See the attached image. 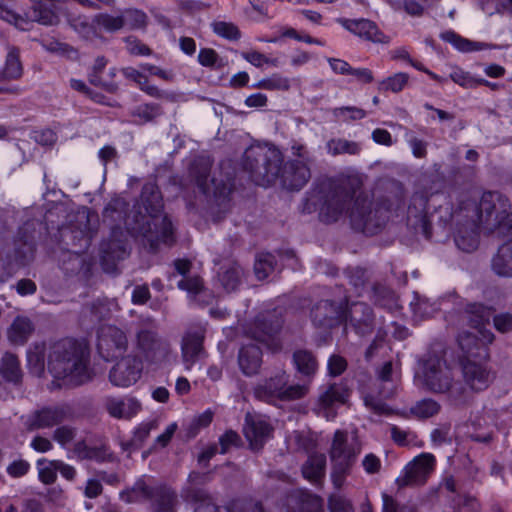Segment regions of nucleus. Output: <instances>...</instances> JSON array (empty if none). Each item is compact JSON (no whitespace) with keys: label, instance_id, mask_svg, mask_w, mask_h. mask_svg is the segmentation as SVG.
Wrapping results in <instances>:
<instances>
[{"label":"nucleus","instance_id":"nucleus-1","mask_svg":"<svg viewBox=\"0 0 512 512\" xmlns=\"http://www.w3.org/2000/svg\"><path fill=\"white\" fill-rule=\"evenodd\" d=\"M141 201L145 214L140 210L124 217L127 204L122 197H116L105 207L104 218L111 221L124 219L127 232L134 237H143L151 249L160 242L170 244L173 241L172 223L162 213V198L154 184L143 186Z\"/></svg>","mask_w":512,"mask_h":512},{"label":"nucleus","instance_id":"nucleus-2","mask_svg":"<svg viewBox=\"0 0 512 512\" xmlns=\"http://www.w3.org/2000/svg\"><path fill=\"white\" fill-rule=\"evenodd\" d=\"M281 151L272 144H256L244 153L243 168L258 185L266 186L280 179L289 190H300L311 178L310 164L299 159L288 160L283 167Z\"/></svg>","mask_w":512,"mask_h":512},{"label":"nucleus","instance_id":"nucleus-3","mask_svg":"<svg viewBox=\"0 0 512 512\" xmlns=\"http://www.w3.org/2000/svg\"><path fill=\"white\" fill-rule=\"evenodd\" d=\"M381 209L372 211L367 197L358 195L348 180L330 181L320 207V217L325 222H335L348 217L354 228L373 234L383 224L384 218H377Z\"/></svg>","mask_w":512,"mask_h":512},{"label":"nucleus","instance_id":"nucleus-4","mask_svg":"<svg viewBox=\"0 0 512 512\" xmlns=\"http://www.w3.org/2000/svg\"><path fill=\"white\" fill-rule=\"evenodd\" d=\"M89 353L76 341L65 339L50 346L48 369L66 385H81L91 379Z\"/></svg>","mask_w":512,"mask_h":512},{"label":"nucleus","instance_id":"nucleus-5","mask_svg":"<svg viewBox=\"0 0 512 512\" xmlns=\"http://www.w3.org/2000/svg\"><path fill=\"white\" fill-rule=\"evenodd\" d=\"M414 379L418 386L434 393H448L454 401L464 397V389L453 383L449 366L438 355H429L419 362Z\"/></svg>","mask_w":512,"mask_h":512},{"label":"nucleus","instance_id":"nucleus-6","mask_svg":"<svg viewBox=\"0 0 512 512\" xmlns=\"http://www.w3.org/2000/svg\"><path fill=\"white\" fill-rule=\"evenodd\" d=\"M509 209L507 198L498 192L484 193L478 205H473V212L483 230L495 231L502 236L512 235V212Z\"/></svg>","mask_w":512,"mask_h":512},{"label":"nucleus","instance_id":"nucleus-7","mask_svg":"<svg viewBox=\"0 0 512 512\" xmlns=\"http://www.w3.org/2000/svg\"><path fill=\"white\" fill-rule=\"evenodd\" d=\"M360 452L361 445L356 435L343 430L335 431L329 449L331 480L335 488L340 489L344 485Z\"/></svg>","mask_w":512,"mask_h":512},{"label":"nucleus","instance_id":"nucleus-8","mask_svg":"<svg viewBox=\"0 0 512 512\" xmlns=\"http://www.w3.org/2000/svg\"><path fill=\"white\" fill-rule=\"evenodd\" d=\"M156 323L152 317L143 318L141 327L135 336V358L142 364H162L170 362L174 354L170 343L156 332Z\"/></svg>","mask_w":512,"mask_h":512},{"label":"nucleus","instance_id":"nucleus-9","mask_svg":"<svg viewBox=\"0 0 512 512\" xmlns=\"http://www.w3.org/2000/svg\"><path fill=\"white\" fill-rule=\"evenodd\" d=\"M466 318L470 321L477 334L463 333L458 337L460 348L470 357L476 355L474 349L484 350V345L491 343L493 334L484 329V324L488 323L492 316V309L484 307L482 304H469L465 310ZM481 353L478 352L477 355Z\"/></svg>","mask_w":512,"mask_h":512},{"label":"nucleus","instance_id":"nucleus-10","mask_svg":"<svg viewBox=\"0 0 512 512\" xmlns=\"http://www.w3.org/2000/svg\"><path fill=\"white\" fill-rule=\"evenodd\" d=\"M127 502L151 499L154 512H173L176 495L169 488L156 486L151 478L139 479L131 491L122 494Z\"/></svg>","mask_w":512,"mask_h":512},{"label":"nucleus","instance_id":"nucleus-11","mask_svg":"<svg viewBox=\"0 0 512 512\" xmlns=\"http://www.w3.org/2000/svg\"><path fill=\"white\" fill-rule=\"evenodd\" d=\"M288 375L282 371L266 380L255 388V396L270 402L273 399L294 400L303 397L307 392L305 385H291L286 387Z\"/></svg>","mask_w":512,"mask_h":512},{"label":"nucleus","instance_id":"nucleus-12","mask_svg":"<svg viewBox=\"0 0 512 512\" xmlns=\"http://www.w3.org/2000/svg\"><path fill=\"white\" fill-rule=\"evenodd\" d=\"M435 467V457L431 453H421L414 457L396 479L399 487L421 485L426 482Z\"/></svg>","mask_w":512,"mask_h":512},{"label":"nucleus","instance_id":"nucleus-13","mask_svg":"<svg viewBox=\"0 0 512 512\" xmlns=\"http://www.w3.org/2000/svg\"><path fill=\"white\" fill-rule=\"evenodd\" d=\"M349 395V389L344 383L322 387L315 407L317 415L326 420H333L337 415V409L348 401Z\"/></svg>","mask_w":512,"mask_h":512},{"label":"nucleus","instance_id":"nucleus-14","mask_svg":"<svg viewBox=\"0 0 512 512\" xmlns=\"http://www.w3.org/2000/svg\"><path fill=\"white\" fill-rule=\"evenodd\" d=\"M473 205H478V203L469 202L462 209L466 221L459 224L455 234L457 247L465 252H472L478 247L479 230H483V226L480 225L477 216L473 212Z\"/></svg>","mask_w":512,"mask_h":512},{"label":"nucleus","instance_id":"nucleus-15","mask_svg":"<svg viewBox=\"0 0 512 512\" xmlns=\"http://www.w3.org/2000/svg\"><path fill=\"white\" fill-rule=\"evenodd\" d=\"M128 340L126 334L112 325H103L98 330L97 348L106 360L115 359L126 351Z\"/></svg>","mask_w":512,"mask_h":512},{"label":"nucleus","instance_id":"nucleus-16","mask_svg":"<svg viewBox=\"0 0 512 512\" xmlns=\"http://www.w3.org/2000/svg\"><path fill=\"white\" fill-rule=\"evenodd\" d=\"M75 30L84 37H91L98 31L107 33H115L125 27V19L120 15H112L108 13L96 14L91 23L87 19H77L72 23Z\"/></svg>","mask_w":512,"mask_h":512},{"label":"nucleus","instance_id":"nucleus-17","mask_svg":"<svg viewBox=\"0 0 512 512\" xmlns=\"http://www.w3.org/2000/svg\"><path fill=\"white\" fill-rule=\"evenodd\" d=\"M142 364L135 357L127 356L118 361L110 370L109 380L112 385L127 388L141 377Z\"/></svg>","mask_w":512,"mask_h":512},{"label":"nucleus","instance_id":"nucleus-18","mask_svg":"<svg viewBox=\"0 0 512 512\" xmlns=\"http://www.w3.org/2000/svg\"><path fill=\"white\" fill-rule=\"evenodd\" d=\"M205 480L206 475L198 472H192L189 475L191 487L187 488L186 496L195 502L194 512H229L228 505L226 507L217 506L205 490L194 487V485L202 484Z\"/></svg>","mask_w":512,"mask_h":512},{"label":"nucleus","instance_id":"nucleus-19","mask_svg":"<svg viewBox=\"0 0 512 512\" xmlns=\"http://www.w3.org/2000/svg\"><path fill=\"white\" fill-rule=\"evenodd\" d=\"M105 408L108 414L119 420H131L142 410L141 402L131 395L107 397Z\"/></svg>","mask_w":512,"mask_h":512},{"label":"nucleus","instance_id":"nucleus-20","mask_svg":"<svg viewBox=\"0 0 512 512\" xmlns=\"http://www.w3.org/2000/svg\"><path fill=\"white\" fill-rule=\"evenodd\" d=\"M462 370L465 384L475 392L485 390L493 380V374L486 365L471 359H467Z\"/></svg>","mask_w":512,"mask_h":512},{"label":"nucleus","instance_id":"nucleus-21","mask_svg":"<svg viewBox=\"0 0 512 512\" xmlns=\"http://www.w3.org/2000/svg\"><path fill=\"white\" fill-rule=\"evenodd\" d=\"M66 418V411L59 406L43 407L28 415L25 424L28 430L47 429L60 424Z\"/></svg>","mask_w":512,"mask_h":512},{"label":"nucleus","instance_id":"nucleus-22","mask_svg":"<svg viewBox=\"0 0 512 512\" xmlns=\"http://www.w3.org/2000/svg\"><path fill=\"white\" fill-rule=\"evenodd\" d=\"M271 431L272 429L264 417L246 415L243 432L252 449L261 448L270 437Z\"/></svg>","mask_w":512,"mask_h":512},{"label":"nucleus","instance_id":"nucleus-23","mask_svg":"<svg viewBox=\"0 0 512 512\" xmlns=\"http://www.w3.org/2000/svg\"><path fill=\"white\" fill-rule=\"evenodd\" d=\"M202 331L187 332L181 342V357L185 370L190 371L204 355Z\"/></svg>","mask_w":512,"mask_h":512},{"label":"nucleus","instance_id":"nucleus-24","mask_svg":"<svg viewBox=\"0 0 512 512\" xmlns=\"http://www.w3.org/2000/svg\"><path fill=\"white\" fill-rule=\"evenodd\" d=\"M341 25L359 37H363L375 43H388L389 37L384 35L377 26L366 19L350 20L340 19Z\"/></svg>","mask_w":512,"mask_h":512},{"label":"nucleus","instance_id":"nucleus-25","mask_svg":"<svg viewBox=\"0 0 512 512\" xmlns=\"http://www.w3.org/2000/svg\"><path fill=\"white\" fill-rule=\"evenodd\" d=\"M266 320V316L257 318L254 323V328L249 331L250 336L251 338L266 345L270 350L277 351L281 347L280 340L276 335L280 328V323L277 321L268 326L266 324Z\"/></svg>","mask_w":512,"mask_h":512},{"label":"nucleus","instance_id":"nucleus-26","mask_svg":"<svg viewBox=\"0 0 512 512\" xmlns=\"http://www.w3.org/2000/svg\"><path fill=\"white\" fill-rule=\"evenodd\" d=\"M427 200L423 195H414L408 208V221L426 237H430V222L427 217Z\"/></svg>","mask_w":512,"mask_h":512},{"label":"nucleus","instance_id":"nucleus-27","mask_svg":"<svg viewBox=\"0 0 512 512\" xmlns=\"http://www.w3.org/2000/svg\"><path fill=\"white\" fill-rule=\"evenodd\" d=\"M174 264L175 269L182 276V279L177 282L179 289L186 291L190 299L205 294L202 280L198 276L190 277L187 275L191 266L188 260L178 259Z\"/></svg>","mask_w":512,"mask_h":512},{"label":"nucleus","instance_id":"nucleus-28","mask_svg":"<svg viewBox=\"0 0 512 512\" xmlns=\"http://www.w3.org/2000/svg\"><path fill=\"white\" fill-rule=\"evenodd\" d=\"M262 363V352L254 344H245L238 354V365L246 376H253L258 373Z\"/></svg>","mask_w":512,"mask_h":512},{"label":"nucleus","instance_id":"nucleus-29","mask_svg":"<svg viewBox=\"0 0 512 512\" xmlns=\"http://www.w3.org/2000/svg\"><path fill=\"white\" fill-rule=\"evenodd\" d=\"M346 318L341 309H337L330 301H321L312 310V321L317 326L330 327L338 320Z\"/></svg>","mask_w":512,"mask_h":512},{"label":"nucleus","instance_id":"nucleus-30","mask_svg":"<svg viewBox=\"0 0 512 512\" xmlns=\"http://www.w3.org/2000/svg\"><path fill=\"white\" fill-rule=\"evenodd\" d=\"M326 472V456L323 453H311L302 465V474L312 483H320Z\"/></svg>","mask_w":512,"mask_h":512},{"label":"nucleus","instance_id":"nucleus-31","mask_svg":"<svg viewBox=\"0 0 512 512\" xmlns=\"http://www.w3.org/2000/svg\"><path fill=\"white\" fill-rule=\"evenodd\" d=\"M244 272L235 262H228L218 272V281L227 292L235 291L242 283Z\"/></svg>","mask_w":512,"mask_h":512},{"label":"nucleus","instance_id":"nucleus-32","mask_svg":"<svg viewBox=\"0 0 512 512\" xmlns=\"http://www.w3.org/2000/svg\"><path fill=\"white\" fill-rule=\"evenodd\" d=\"M492 270L499 276L512 277V241L503 243L492 258Z\"/></svg>","mask_w":512,"mask_h":512},{"label":"nucleus","instance_id":"nucleus-33","mask_svg":"<svg viewBox=\"0 0 512 512\" xmlns=\"http://www.w3.org/2000/svg\"><path fill=\"white\" fill-rule=\"evenodd\" d=\"M34 331V326L29 318L18 316L8 329L7 335L10 342L23 345Z\"/></svg>","mask_w":512,"mask_h":512},{"label":"nucleus","instance_id":"nucleus-34","mask_svg":"<svg viewBox=\"0 0 512 512\" xmlns=\"http://www.w3.org/2000/svg\"><path fill=\"white\" fill-rule=\"evenodd\" d=\"M293 364L298 373L305 377L313 376L318 363L313 354L307 350H297L293 354Z\"/></svg>","mask_w":512,"mask_h":512},{"label":"nucleus","instance_id":"nucleus-35","mask_svg":"<svg viewBox=\"0 0 512 512\" xmlns=\"http://www.w3.org/2000/svg\"><path fill=\"white\" fill-rule=\"evenodd\" d=\"M22 73L23 67L19 58V50L15 47H9L0 78L5 80L18 79Z\"/></svg>","mask_w":512,"mask_h":512},{"label":"nucleus","instance_id":"nucleus-36","mask_svg":"<svg viewBox=\"0 0 512 512\" xmlns=\"http://www.w3.org/2000/svg\"><path fill=\"white\" fill-rule=\"evenodd\" d=\"M72 453L73 457L77 459L95 460L97 462L105 461L110 455L105 447H89L85 442H77Z\"/></svg>","mask_w":512,"mask_h":512},{"label":"nucleus","instance_id":"nucleus-37","mask_svg":"<svg viewBox=\"0 0 512 512\" xmlns=\"http://www.w3.org/2000/svg\"><path fill=\"white\" fill-rule=\"evenodd\" d=\"M251 87L268 91H286L290 88V81L287 77L275 73L253 83Z\"/></svg>","mask_w":512,"mask_h":512},{"label":"nucleus","instance_id":"nucleus-38","mask_svg":"<svg viewBox=\"0 0 512 512\" xmlns=\"http://www.w3.org/2000/svg\"><path fill=\"white\" fill-rule=\"evenodd\" d=\"M45 352L44 344H35L27 352V363L32 373L41 375L45 368Z\"/></svg>","mask_w":512,"mask_h":512},{"label":"nucleus","instance_id":"nucleus-39","mask_svg":"<svg viewBox=\"0 0 512 512\" xmlns=\"http://www.w3.org/2000/svg\"><path fill=\"white\" fill-rule=\"evenodd\" d=\"M327 153L336 156L340 154L356 155L360 152L358 143L346 139H331L326 143Z\"/></svg>","mask_w":512,"mask_h":512},{"label":"nucleus","instance_id":"nucleus-40","mask_svg":"<svg viewBox=\"0 0 512 512\" xmlns=\"http://www.w3.org/2000/svg\"><path fill=\"white\" fill-rule=\"evenodd\" d=\"M0 373L8 381L16 383L20 380L21 370L19 361L15 355L7 353L2 358Z\"/></svg>","mask_w":512,"mask_h":512},{"label":"nucleus","instance_id":"nucleus-41","mask_svg":"<svg viewBox=\"0 0 512 512\" xmlns=\"http://www.w3.org/2000/svg\"><path fill=\"white\" fill-rule=\"evenodd\" d=\"M275 257L270 253H261L257 256L254 272L259 280L266 279L275 269Z\"/></svg>","mask_w":512,"mask_h":512},{"label":"nucleus","instance_id":"nucleus-42","mask_svg":"<svg viewBox=\"0 0 512 512\" xmlns=\"http://www.w3.org/2000/svg\"><path fill=\"white\" fill-rule=\"evenodd\" d=\"M155 428V424L152 421L142 422L134 431L133 438L128 442H123L122 448L124 451H130L134 447H138Z\"/></svg>","mask_w":512,"mask_h":512},{"label":"nucleus","instance_id":"nucleus-43","mask_svg":"<svg viewBox=\"0 0 512 512\" xmlns=\"http://www.w3.org/2000/svg\"><path fill=\"white\" fill-rule=\"evenodd\" d=\"M58 460L40 459L37 461L39 479L44 484H52L57 478Z\"/></svg>","mask_w":512,"mask_h":512},{"label":"nucleus","instance_id":"nucleus-44","mask_svg":"<svg viewBox=\"0 0 512 512\" xmlns=\"http://www.w3.org/2000/svg\"><path fill=\"white\" fill-rule=\"evenodd\" d=\"M443 39L451 43L456 49L462 52H471L483 49V44L479 42H472L454 32H446L443 34Z\"/></svg>","mask_w":512,"mask_h":512},{"label":"nucleus","instance_id":"nucleus-45","mask_svg":"<svg viewBox=\"0 0 512 512\" xmlns=\"http://www.w3.org/2000/svg\"><path fill=\"white\" fill-rule=\"evenodd\" d=\"M0 19L13 24L20 30H29L31 22L12 11L3 1L0 0Z\"/></svg>","mask_w":512,"mask_h":512},{"label":"nucleus","instance_id":"nucleus-46","mask_svg":"<svg viewBox=\"0 0 512 512\" xmlns=\"http://www.w3.org/2000/svg\"><path fill=\"white\" fill-rule=\"evenodd\" d=\"M439 410L440 405L433 399H423L411 408L413 415L423 419L436 415Z\"/></svg>","mask_w":512,"mask_h":512},{"label":"nucleus","instance_id":"nucleus-47","mask_svg":"<svg viewBox=\"0 0 512 512\" xmlns=\"http://www.w3.org/2000/svg\"><path fill=\"white\" fill-rule=\"evenodd\" d=\"M407 82L408 75L406 73L399 72L381 81L379 83V90L396 93L401 91Z\"/></svg>","mask_w":512,"mask_h":512},{"label":"nucleus","instance_id":"nucleus-48","mask_svg":"<svg viewBox=\"0 0 512 512\" xmlns=\"http://www.w3.org/2000/svg\"><path fill=\"white\" fill-rule=\"evenodd\" d=\"M410 307L414 316L419 320L432 316L437 310V307L434 303H430V301L427 299L420 298L412 301L410 303Z\"/></svg>","mask_w":512,"mask_h":512},{"label":"nucleus","instance_id":"nucleus-49","mask_svg":"<svg viewBox=\"0 0 512 512\" xmlns=\"http://www.w3.org/2000/svg\"><path fill=\"white\" fill-rule=\"evenodd\" d=\"M228 507L229 512H265L259 502L247 499L232 500Z\"/></svg>","mask_w":512,"mask_h":512},{"label":"nucleus","instance_id":"nucleus-50","mask_svg":"<svg viewBox=\"0 0 512 512\" xmlns=\"http://www.w3.org/2000/svg\"><path fill=\"white\" fill-rule=\"evenodd\" d=\"M214 33L218 36L228 40H237L240 38V31L238 28L229 22L218 21L212 24Z\"/></svg>","mask_w":512,"mask_h":512},{"label":"nucleus","instance_id":"nucleus-51","mask_svg":"<svg viewBox=\"0 0 512 512\" xmlns=\"http://www.w3.org/2000/svg\"><path fill=\"white\" fill-rule=\"evenodd\" d=\"M160 114V106L154 103L140 105L134 111V115L137 116L141 122L152 121Z\"/></svg>","mask_w":512,"mask_h":512},{"label":"nucleus","instance_id":"nucleus-52","mask_svg":"<svg viewBox=\"0 0 512 512\" xmlns=\"http://www.w3.org/2000/svg\"><path fill=\"white\" fill-rule=\"evenodd\" d=\"M121 17L125 19V26L127 25L132 29L141 28L146 24V15L140 10H125L121 13Z\"/></svg>","mask_w":512,"mask_h":512},{"label":"nucleus","instance_id":"nucleus-53","mask_svg":"<svg viewBox=\"0 0 512 512\" xmlns=\"http://www.w3.org/2000/svg\"><path fill=\"white\" fill-rule=\"evenodd\" d=\"M241 56L243 59H245L247 62H249L251 65L257 68H261L264 65H277L276 60L270 59L266 57L264 54L255 50L242 52Z\"/></svg>","mask_w":512,"mask_h":512},{"label":"nucleus","instance_id":"nucleus-54","mask_svg":"<svg viewBox=\"0 0 512 512\" xmlns=\"http://www.w3.org/2000/svg\"><path fill=\"white\" fill-rule=\"evenodd\" d=\"M334 116L340 120H358L366 116V112L357 107H340L333 112Z\"/></svg>","mask_w":512,"mask_h":512},{"label":"nucleus","instance_id":"nucleus-55","mask_svg":"<svg viewBox=\"0 0 512 512\" xmlns=\"http://www.w3.org/2000/svg\"><path fill=\"white\" fill-rule=\"evenodd\" d=\"M407 142L411 148L412 154L416 158H424L427 154L428 143L412 133L406 134Z\"/></svg>","mask_w":512,"mask_h":512},{"label":"nucleus","instance_id":"nucleus-56","mask_svg":"<svg viewBox=\"0 0 512 512\" xmlns=\"http://www.w3.org/2000/svg\"><path fill=\"white\" fill-rule=\"evenodd\" d=\"M76 432L72 427H58L53 434L54 440L62 447H67L75 438Z\"/></svg>","mask_w":512,"mask_h":512},{"label":"nucleus","instance_id":"nucleus-57","mask_svg":"<svg viewBox=\"0 0 512 512\" xmlns=\"http://www.w3.org/2000/svg\"><path fill=\"white\" fill-rule=\"evenodd\" d=\"M347 368V361L340 355L334 354L330 356L327 363L329 375L336 377L341 375Z\"/></svg>","mask_w":512,"mask_h":512},{"label":"nucleus","instance_id":"nucleus-58","mask_svg":"<svg viewBox=\"0 0 512 512\" xmlns=\"http://www.w3.org/2000/svg\"><path fill=\"white\" fill-rule=\"evenodd\" d=\"M450 78L455 83L465 88H471L478 84V81L475 80L469 73L459 68L452 71Z\"/></svg>","mask_w":512,"mask_h":512},{"label":"nucleus","instance_id":"nucleus-59","mask_svg":"<svg viewBox=\"0 0 512 512\" xmlns=\"http://www.w3.org/2000/svg\"><path fill=\"white\" fill-rule=\"evenodd\" d=\"M33 20L43 25H55L58 23V16L50 9L35 8Z\"/></svg>","mask_w":512,"mask_h":512},{"label":"nucleus","instance_id":"nucleus-60","mask_svg":"<svg viewBox=\"0 0 512 512\" xmlns=\"http://www.w3.org/2000/svg\"><path fill=\"white\" fill-rule=\"evenodd\" d=\"M140 68L142 71L148 72L150 75L157 76L164 81H173L175 77V74L172 70L162 69L149 63L141 64Z\"/></svg>","mask_w":512,"mask_h":512},{"label":"nucleus","instance_id":"nucleus-61","mask_svg":"<svg viewBox=\"0 0 512 512\" xmlns=\"http://www.w3.org/2000/svg\"><path fill=\"white\" fill-rule=\"evenodd\" d=\"M330 512H353L351 503L343 496L334 494L329 499Z\"/></svg>","mask_w":512,"mask_h":512},{"label":"nucleus","instance_id":"nucleus-62","mask_svg":"<svg viewBox=\"0 0 512 512\" xmlns=\"http://www.w3.org/2000/svg\"><path fill=\"white\" fill-rule=\"evenodd\" d=\"M30 464L23 459L14 460L7 466V473L13 478H19L27 474Z\"/></svg>","mask_w":512,"mask_h":512},{"label":"nucleus","instance_id":"nucleus-63","mask_svg":"<svg viewBox=\"0 0 512 512\" xmlns=\"http://www.w3.org/2000/svg\"><path fill=\"white\" fill-rule=\"evenodd\" d=\"M198 61L202 66L205 67H216L218 66L219 57L218 54L209 48L201 49L198 54Z\"/></svg>","mask_w":512,"mask_h":512},{"label":"nucleus","instance_id":"nucleus-64","mask_svg":"<svg viewBox=\"0 0 512 512\" xmlns=\"http://www.w3.org/2000/svg\"><path fill=\"white\" fill-rule=\"evenodd\" d=\"M323 503L317 496L309 495L302 503L300 512H322Z\"/></svg>","mask_w":512,"mask_h":512}]
</instances>
